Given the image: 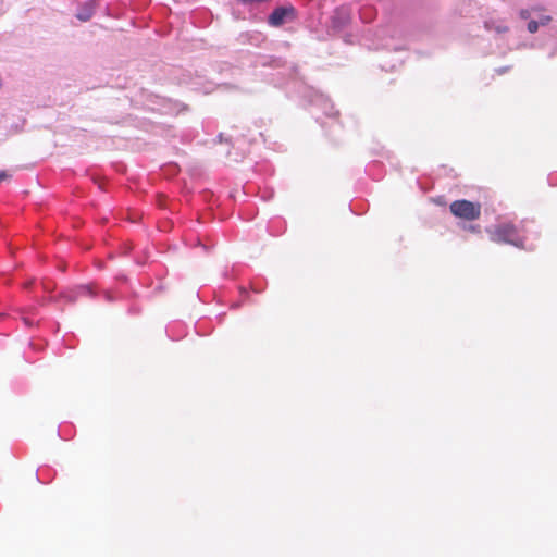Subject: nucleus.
Wrapping results in <instances>:
<instances>
[{
	"label": "nucleus",
	"mask_w": 557,
	"mask_h": 557,
	"mask_svg": "<svg viewBox=\"0 0 557 557\" xmlns=\"http://www.w3.org/2000/svg\"><path fill=\"white\" fill-rule=\"evenodd\" d=\"M487 232L491 240L494 243L510 244L523 248L524 240L520 237L518 228L510 222L498 224Z\"/></svg>",
	"instance_id": "nucleus-1"
},
{
	"label": "nucleus",
	"mask_w": 557,
	"mask_h": 557,
	"mask_svg": "<svg viewBox=\"0 0 557 557\" xmlns=\"http://www.w3.org/2000/svg\"><path fill=\"white\" fill-rule=\"evenodd\" d=\"M449 210L458 219L474 221L481 215V203L466 199L455 200L450 203Z\"/></svg>",
	"instance_id": "nucleus-2"
},
{
	"label": "nucleus",
	"mask_w": 557,
	"mask_h": 557,
	"mask_svg": "<svg viewBox=\"0 0 557 557\" xmlns=\"http://www.w3.org/2000/svg\"><path fill=\"white\" fill-rule=\"evenodd\" d=\"M293 18H295L294 7H278L269 15L268 23L273 27H280L286 22V20Z\"/></svg>",
	"instance_id": "nucleus-3"
},
{
	"label": "nucleus",
	"mask_w": 557,
	"mask_h": 557,
	"mask_svg": "<svg viewBox=\"0 0 557 557\" xmlns=\"http://www.w3.org/2000/svg\"><path fill=\"white\" fill-rule=\"evenodd\" d=\"M97 2L95 0H89L81 4L76 12V17L82 22L89 21L96 11Z\"/></svg>",
	"instance_id": "nucleus-4"
},
{
	"label": "nucleus",
	"mask_w": 557,
	"mask_h": 557,
	"mask_svg": "<svg viewBox=\"0 0 557 557\" xmlns=\"http://www.w3.org/2000/svg\"><path fill=\"white\" fill-rule=\"evenodd\" d=\"M81 295L92 296L94 295L92 288L90 286H87V285L79 286L76 289H71V290L64 292L62 294V297L66 301L73 302Z\"/></svg>",
	"instance_id": "nucleus-5"
},
{
	"label": "nucleus",
	"mask_w": 557,
	"mask_h": 557,
	"mask_svg": "<svg viewBox=\"0 0 557 557\" xmlns=\"http://www.w3.org/2000/svg\"><path fill=\"white\" fill-rule=\"evenodd\" d=\"M180 104L176 102H173L170 99H162V106L159 109V111L163 114H173L177 112V107Z\"/></svg>",
	"instance_id": "nucleus-6"
},
{
	"label": "nucleus",
	"mask_w": 557,
	"mask_h": 557,
	"mask_svg": "<svg viewBox=\"0 0 557 557\" xmlns=\"http://www.w3.org/2000/svg\"><path fill=\"white\" fill-rule=\"evenodd\" d=\"M484 26L487 30L495 29L497 33H505L508 30V27L505 25H493L491 21H486Z\"/></svg>",
	"instance_id": "nucleus-7"
},
{
	"label": "nucleus",
	"mask_w": 557,
	"mask_h": 557,
	"mask_svg": "<svg viewBox=\"0 0 557 557\" xmlns=\"http://www.w3.org/2000/svg\"><path fill=\"white\" fill-rule=\"evenodd\" d=\"M539 29V22L536 21H530L528 24V30L530 33H535Z\"/></svg>",
	"instance_id": "nucleus-8"
},
{
	"label": "nucleus",
	"mask_w": 557,
	"mask_h": 557,
	"mask_svg": "<svg viewBox=\"0 0 557 557\" xmlns=\"http://www.w3.org/2000/svg\"><path fill=\"white\" fill-rule=\"evenodd\" d=\"M549 21H550L549 16H544V17L541 18V24L542 25H546Z\"/></svg>",
	"instance_id": "nucleus-9"
},
{
	"label": "nucleus",
	"mask_w": 557,
	"mask_h": 557,
	"mask_svg": "<svg viewBox=\"0 0 557 557\" xmlns=\"http://www.w3.org/2000/svg\"><path fill=\"white\" fill-rule=\"evenodd\" d=\"M104 296H106V299L108 301H112L113 300V297H112V295L109 292H106Z\"/></svg>",
	"instance_id": "nucleus-10"
},
{
	"label": "nucleus",
	"mask_w": 557,
	"mask_h": 557,
	"mask_svg": "<svg viewBox=\"0 0 557 557\" xmlns=\"http://www.w3.org/2000/svg\"><path fill=\"white\" fill-rule=\"evenodd\" d=\"M7 177V173L4 171H0V182H2Z\"/></svg>",
	"instance_id": "nucleus-11"
},
{
	"label": "nucleus",
	"mask_w": 557,
	"mask_h": 557,
	"mask_svg": "<svg viewBox=\"0 0 557 557\" xmlns=\"http://www.w3.org/2000/svg\"><path fill=\"white\" fill-rule=\"evenodd\" d=\"M522 17H527V13L524 11L521 12Z\"/></svg>",
	"instance_id": "nucleus-12"
}]
</instances>
